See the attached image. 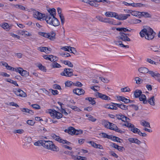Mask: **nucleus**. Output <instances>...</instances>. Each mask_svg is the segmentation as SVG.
<instances>
[{
	"instance_id": "obj_1",
	"label": "nucleus",
	"mask_w": 160,
	"mask_h": 160,
	"mask_svg": "<svg viewBox=\"0 0 160 160\" xmlns=\"http://www.w3.org/2000/svg\"><path fill=\"white\" fill-rule=\"evenodd\" d=\"M49 14L46 15L45 20L47 23L56 27L60 24V22L58 19L55 17L56 11L55 8H52L48 10Z\"/></svg>"
},
{
	"instance_id": "obj_2",
	"label": "nucleus",
	"mask_w": 160,
	"mask_h": 160,
	"mask_svg": "<svg viewBox=\"0 0 160 160\" xmlns=\"http://www.w3.org/2000/svg\"><path fill=\"white\" fill-rule=\"evenodd\" d=\"M140 36L144 37L145 36V38L148 40L152 39L156 35L153 30L150 27H147L146 28H144L142 29L139 33Z\"/></svg>"
},
{
	"instance_id": "obj_3",
	"label": "nucleus",
	"mask_w": 160,
	"mask_h": 160,
	"mask_svg": "<svg viewBox=\"0 0 160 160\" xmlns=\"http://www.w3.org/2000/svg\"><path fill=\"white\" fill-rule=\"evenodd\" d=\"M42 146L47 149L54 151L58 152L59 150L58 148L55 146L53 142L50 141H45L43 140Z\"/></svg>"
},
{
	"instance_id": "obj_4",
	"label": "nucleus",
	"mask_w": 160,
	"mask_h": 160,
	"mask_svg": "<svg viewBox=\"0 0 160 160\" xmlns=\"http://www.w3.org/2000/svg\"><path fill=\"white\" fill-rule=\"evenodd\" d=\"M142 92L140 90L137 89L134 92V95L136 98H139L140 101H142L144 104H147V101L145 95L142 94Z\"/></svg>"
},
{
	"instance_id": "obj_5",
	"label": "nucleus",
	"mask_w": 160,
	"mask_h": 160,
	"mask_svg": "<svg viewBox=\"0 0 160 160\" xmlns=\"http://www.w3.org/2000/svg\"><path fill=\"white\" fill-rule=\"evenodd\" d=\"M50 136L53 139L60 143H61L63 144L66 143L68 145H69L71 144V142H70L67 141L66 140L62 139L59 136H57L54 133H52Z\"/></svg>"
},
{
	"instance_id": "obj_6",
	"label": "nucleus",
	"mask_w": 160,
	"mask_h": 160,
	"mask_svg": "<svg viewBox=\"0 0 160 160\" xmlns=\"http://www.w3.org/2000/svg\"><path fill=\"white\" fill-rule=\"evenodd\" d=\"M49 112L51 117L53 118L59 119L62 117V115L60 112H58L55 110L50 109Z\"/></svg>"
},
{
	"instance_id": "obj_7",
	"label": "nucleus",
	"mask_w": 160,
	"mask_h": 160,
	"mask_svg": "<svg viewBox=\"0 0 160 160\" xmlns=\"http://www.w3.org/2000/svg\"><path fill=\"white\" fill-rule=\"evenodd\" d=\"M73 70L72 69L65 68L63 71L60 73V75L62 76L68 77H71L73 75Z\"/></svg>"
},
{
	"instance_id": "obj_8",
	"label": "nucleus",
	"mask_w": 160,
	"mask_h": 160,
	"mask_svg": "<svg viewBox=\"0 0 160 160\" xmlns=\"http://www.w3.org/2000/svg\"><path fill=\"white\" fill-rule=\"evenodd\" d=\"M131 35L130 34L119 32V36L118 38L124 41H130V39L128 37Z\"/></svg>"
},
{
	"instance_id": "obj_9",
	"label": "nucleus",
	"mask_w": 160,
	"mask_h": 160,
	"mask_svg": "<svg viewBox=\"0 0 160 160\" xmlns=\"http://www.w3.org/2000/svg\"><path fill=\"white\" fill-rule=\"evenodd\" d=\"M14 93L17 96L22 97L27 96L26 93L20 88L16 89L13 90Z\"/></svg>"
},
{
	"instance_id": "obj_10",
	"label": "nucleus",
	"mask_w": 160,
	"mask_h": 160,
	"mask_svg": "<svg viewBox=\"0 0 160 160\" xmlns=\"http://www.w3.org/2000/svg\"><path fill=\"white\" fill-rule=\"evenodd\" d=\"M130 130L134 133L138 134L140 136L143 137H146L147 136L146 133L142 132L139 129L135 127V126L132 128H131Z\"/></svg>"
},
{
	"instance_id": "obj_11",
	"label": "nucleus",
	"mask_w": 160,
	"mask_h": 160,
	"mask_svg": "<svg viewBox=\"0 0 160 160\" xmlns=\"http://www.w3.org/2000/svg\"><path fill=\"white\" fill-rule=\"evenodd\" d=\"M33 13L34 18L38 20H40L44 18H45L46 16L45 14L41 13L38 11L34 10V12H33Z\"/></svg>"
},
{
	"instance_id": "obj_12",
	"label": "nucleus",
	"mask_w": 160,
	"mask_h": 160,
	"mask_svg": "<svg viewBox=\"0 0 160 160\" xmlns=\"http://www.w3.org/2000/svg\"><path fill=\"white\" fill-rule=\"evenodd\" d=\"M96 96L97 98H100L103 100L108 101L111 99V98L110 97L99 92H97L96 93Z\"/></svg>"
},
{
	"instance_id": "obj_13",
	"label": "nucleus",
	"mask_w": 160,
	"mask_h": 160,
	"mask_svg": "<svg viewBox=\"0 0 160 160\" xmlns=\"http://www.w3.org/2000/svg\"><path fill=\"white\" fill-rule=\"evenodd\" d=\"M73 92L74 94L79 96L81 95H83L85 92L84 90L82 88H76L73 90Z\"/></svg>"
},
{
	"instance_id": "obj_14",
	"label": "nucleus",
	"mask_w": 160,
	"mask_h": 160,
	"mask_svg": "<svg viewBox=\"0 0 160 160\" xmlns=\"http://www.w3.org/2000/svg\"><path fill=\"white\" fill-rule=\"evenodd\" d=\"M130 16V15L129 14H121L118 15L117 14L116 19L119 20H123L126 19Z\"/></svg>"
},
{
	"instance_id": "obj_15",
	"label": "nucleus",
	"mask_w": 160,
	"mask_h": 160,
	"mask_svg": "<svg viewBox=\"0 0 160 160\" xmlns=\"http://www.w3.org/2000/svg\"><path fill=\"white\" fill-rule=\"evenodd\" d=\"M13 25L11 24H9L8 23L4 22L1 26L6 31H9L11 29Z\"/></svg>"
},
{
	"instance_id": "obj_16",
	"label": "nucleus",
	"mask_w": 160,
	"mask_h": 160,
	"mask_svg": "<svg viewBox=\"0 0 160 160\" xmlns=\"http://www.w3.org/2000/svg\"><path fill=\"white\" fill-rule=\"evenodd\" d=\"M128 140L131 143H134L138 145H140L141 143V141L136 138H128Z\"/></svg>"
},
{
	"instance_id": "obj_17",
	"label": "nucleus",
	"mask_w": 160,
	"mask_h": 160,
	"mask_svg": "<svg viewBox=\"0 0 160 160\" xmlns=\"http://www.w3.org/2000/svg\"><path fill=\"white\" fill-rule=\"evenodd\" d=\"M116 30L119 31V32L125 33V32H130L132 29H130V28L129 29L125 28H116Z\"/></svg>"
},
{
	"instance_id": "obj_18",
	"label": "nucleus",
	"mask_w": 160,
	"mask_h": 160,
	"mask_svg": "<svg viewBox=\"0 0 160 160\" xmlns=\"http://www.w3.org/2000/svg\"><path fill=\"white\" fill-rule=\"evenodd\" d=\"M138 70L140 73L144 74L148 73H149L150 71L148 68L145 67H140L138 68Z\"/></svg>"
},
{
	"instance_id": "obj_19",
	"label": "nucleus",
	"mask_w": 160,
	"mask_h": 160,
	"mask_svg": "<svg viewBox=\"0 0 160 160\" xmlns=\"http://www.w3.org/2000/svg\"><path fill=\"white\" fill-rule=\"evenodd\" d=\"M112 104L115 106H116L117 107L122 109L123 110H128V106H127L124 105L122 103H112Z\"/></svg>"
},
{
	"instance_id": "obj_20",
	"label": "nucleus",
	"mask_w": 160,
	"mask_h": 160,
	"mask_svg": "<svg viewBox=\"0 0 160 160\" xmlns=\"http://www.w3.org/2000/svg\"><path fill=\"white\" fill-rule=\"evenodd\" d=\"M105 15L108 17H114L116 18V17L117 16V13L115 12H107L105 13Z\"/></svg>"
},
{
	"instance_id": "obj_21",
	"label": "nucleus",
	"mask_w": 160,
	"mask_h": 160,
	"mask_svg": "<svg viewBox=\"0 0 160 160\" xmlns=\"http://www.w3.org/2000/svg\"><path fill=\"white\" fill-rule=\"evenodd\" d=\"M149 74L155 79L158 78H160V74L158 73L157 71L154 72L152 71H150Z\"/></svg>"
},
{
	"instance_id": "obj_22",
	"label": "nucleus",
	"mask_w": 160,
	"mask_h": 160,
	"mask_svg": "<svg viewBox=\"0 0 160 160\" xmlns=\"http://www.w3.org/2000/svg\"><path fill=\"white\" fill-rule=\"evenodd\" d=\"M65 132L68 133L71 135H74V134L75 128L72 127H69L67 129H66L64 131Z\"/></svg>"
},
{
	"instance_id": "obj_23",
	"label": "nucleus",
	"mask_w": 160,
	"mask_h": 160,
	"mask_svg": "<svg viewBox=\"0 0 160 160\" xmlns=\"http://www.w3.org/2000/svg\"><path fill=\"white\" fill-rule=\"evenodd\" d=\"M56 49H62L63 50H75L76 49V48H74L70 46H65L64 47L60 46L58 48H56Z\"/></svg>"
},
{
	"instance_id": "obj_24",
	"label": "nucleus",
	"mask_w": 160,
	"mask_h": 160,
	"mask_svg": "<svg viewBox=\"0 0 160 160\" xmlns=\"http://www.w3.org/2000/svg\"><path fill=\"white\" fill-rule=\"evenodd\" d=\"M147 103L148 102L149 104L152 106H154L155 103V100L154 96H152L150 98L148 99V100H147Z\"/></svg>"
},
{
	"instance_id": "obj_25",
	"label": "nucleus",
	"mask_w": 160,
	"mask_h": 160,
	"mask_svg": "<svg viewBox=\"0 0 160 160\" xmlns=\"http://www.w3.org/2000/svg\"><path fill=\"white\" fill-rule=\"evenodd\" d=\"M104 22L108 23L111 25H116L113 20L109 18H104Z\"/></svg>"
},
{
	"instance_id": "obj_26",
	"label": "nucleus",
	"mask_w": 160,
	"mask_h": 160,
	"mask_svg": "<svg viewBox=\"0 0 160 160\" xmlns=\"http://www.w3.org/2000/svg\"><path fill=\"white\" fill-rule=\"evenodd\" d=\"M95 98H93L91 97L86 98H85V100L87 101H88L90 102V104L92 105H94L96 104V102L94 100V99H95Z\"/></svg>"
},
{
	"instance_id": "obj_27",
	"label": "nucleus",
	"mask_w": 160,
	"mask_h": 160,
	"mask_svg": "<svg viewBox=\"0 0 160 160\" xmlns=\"http://www.w3.org/2000/svg\"><path fill=\"white\" fill-rule=\"evenodd\" d=\"M140 17L142 16L145 18H151V15L149 13L146 12H140Z\"/></svg>"
},
{
	"instance_id": "obj_28",
	"label": "nucleus",
	"mask_w": 160,
	"mask_h": 160,
	"mask_svg": "<svg viewBox=\"0 0 160 160\" xmlns=\"http://www.w3.org/2000/svg\"><path fill=\"white\" fill-rule=\"evenodd\" d=\"M118 98L119 101H122V102H124L125 103L127 104L128 103V100L129 99H128L124 97L121 96H119V97H118Z\"/></svg>"
},
{
	"instance_id": "obj_29",
	"label": "nucleus",
	"mask_w": 160,
	"mask_h": 160,
	"mask_svg": "<svg viewBox=\"0 0 160 160\" xmlns=\"http://www.w3.org/2000/svg\"><path fill=\"white\" fill-rule=\"evenodd\" d=\"M38 34L45 38H48L50 39V34L49 33H46L42 32H39Z\"/></svg>"
},
{
	"instance_id": "obj_30",
	"label": "nucleus",
	"mask_w": 160,
	"mask_h": 160,
	"mask_svg": "<svg viewBox=\"0 0 160 160\" xmlns=\"http://www.w3.org/2000/svg\"><path fill=\"white\" fill-rule=\"evenodd\" d=\"M112 147L114 148L118 149L119 151H122L124 148L123 147L120 146L114 143H112Z\"/></svg>"
},
{
	"instance_id": "obj_31",
	"label": "nucleus",
	"mask_w": 160,
	"mask_h": 160,
	"mask_svg": "<svg viewBox=\"0 0 160 160\" xmlns=\"http://www.w3.org/2000/svg\"><path fill=\"white\" fill-rule=\"evenodd\" d=\"M141 124L143 126L150 128V123L149 122L144 120H142L140 122Z\"/></svg>"
},
{
	"instance_id": "obj_32",
	"label": "nucleus",
	"mask_w": 160,
	"mask_h": 160,
	"mask_svg": "<svg viewBox=\"0 0 160 160\" xmlns=\"http://www.w3.org/2000/svg\"><path fill=\"white\" fill-rule=\"evenodd\" d=\"M51 66L52 68H60L61 66L56 62H53L51 64Z\"/></svg>"
},
{
	"instance_id": "obj_33",
	"label": "nucleus",
	"mask_w": 160,
	"mask_h": 160,
	"mask_svg": "<svg viewBox=\"0 0 160 160\" xmlns=\"http://www.w3.org/2000/svg\"><path fill=\"white\" fill-rule=\"evenodd\" d=\"M141 148H142V151L145 153H147V152L148 150V147L145 142L144 141V146L143 147H141Z\"/></svg>"
},
{
	"instance_id": "obj_34",
	"label": "nucleus",
	"mask_w": 160,
	"mask_h": 160,
	"mask_svg": "<svg viewBox=\"0 0 160 160\" xmlns=\"http://www.w3.org/2000/svg\"><path fill=\"white\" fill-rule=\"evenodd\" d=\"M49 33L50 34V39L52 41H54L55 39V33L54 32L52 31L50 32Z\"/></svg>"
},
{
	"instance_id": "obj_35",
	"label": "nucleus",
	"mask_w": 160,
	"mask_h": 160,
	"mask_svg": "<svg viewBox=\"0 0 160 160\" xmlns=\"http://www.w3.org/2000/svg\"><path fill=\"white\" fill-rule=\"evenodd\" d=\"M99 135L103 138H107L108 139L111 138L110 136L111 135H108L104 132L100 133L99 134Z\"/></svg>"
},
{
	"instance_id": "obj_36",
	"label": "nucleus",
	"mask_w": 160,
	"mask_h": 160,
	"mask_svg": "<svg viewBox=\"0 0 160 160\" xmlns=\"http://www.w3.org/2000/svg\"><path fill=\"white\" fill-rule=\"evenodd\" d=\"M38 67L41 70L45 72H46L47 69H46V68L44 66H43L41 64H39L38 65Z\"/></svg>"
},
{
	"instance_id": "obj_37",
	"label": "nucleus",
	"mask_w": 160,
	"mask_h": 160,
	"mask_svg": "<svg viewBox=\"0 0 160 160\" xmlns=\"http://www.w3.org/2000/svg\"><path fill=\"white\" fill-rule=\"evenodd\" d=\"M62 63L66 65H68L69 67L71 68H72L73 67V64L69 61H63Z\"/></svg>"
},
{
	"instance_id": "obj_38",
	"label": "nucleus",
	"mask_w": 160,
	"mask_h": 160,
	"mask_svg": "<svg viewBox=\"0 0 160 160\" xmlns=\"http://www.w3.org/2000/svg\"><path fill=\"white\" fill-rule=\"evenodd\" d=\"M20 75L22 76L26 77L29 76V73L27 71L23 70L22 69Z\"/></svg>"
},
{
	"instance_id": "obj_39",
	"label": "nucleus",
	"mask_w": 160,
	"mask_h": 160,
	"mask_svg": "<svg viewBox=\"0 0 160 160\" xmlns=\"http://www.w3.org/2000/svg\"><path fill=\"white\" fill-rule=\"evenodd\" d=\"M73 53L76 55H81L82 52L80 51H66Z\"/></svg>"
},
{
	"instance_id": "obj_40",
	"label": "nucleus",
	"mask_w": 160,
	"mask_h": 160,
	"mask_svg": "<svg viewBox=\"0 0 160 160\" xmlns=\"http://www.w3.org/2000/svg\"><path fill=\"white\" fill-rule=\"evenodd\" d=\"M86 116L88 118L89 120L92 122H95L96 120V119L91 115L86 114Z\"/></svg>"
},
{
	"instance_id": "obj_41",
	"label": "nucleus",
	"mask_w": 160,
	"mask_h": 160,
	"mask_svg": "<svg viewBox=\"0 0 160 160\" xmlns=\"http://www.w3.org/2000/svg\"><path fill=\"white\" fill-rule=\"evenodd\" d=\"M140 12H137V11H132V12H131V14H132V16H139V18H140Z\"/></svg>"
},
{
	"instance_id": "obj_42",
	"label": "nucleus",
	"mask_w": 160,
	"mask_h": 160,
	"mask_svg": "<svg viewBox=\"0 0 160 160\" xmlns=\"http://www.w3.org/2000/svg\"><path fill=\"white\" fill-rule=\"evenodd\" d=\"M68 106L75 111H79L80 110L78 107L75 106H73L69 104L68 105Z\"/></svg>"
},
{
	"instance_id": "obj_43",
	"label": "nucleus",
	"mask_w": 160,
	"mask_h": 160,
	"mask_svg": "<svg viewBox=\"0 0 160 160\" xmlns=\"http://www.w3.org/2000/svg\"><path fill=\"white\" fill-rule=\"evenodd\" d=\"M21 34L22 35H25L28 36H31L32 34L26 31H21Z\"/></svg>"
},
{
	"instance_id": "obj_44",
	"label": "nucleus",
	"mask_w": 160,
	"mask_h": 160,
	"mask_svg": "<svg viewBox=\"0 0 160 160\" xmlns=\"http://www.w3.org/2000/svg\"><path fill=\"white\" fill-rule=\"evenodd\" d=\"M6 81L7 82H10V83L14 85L15 86H18L16 81H13V80L11 79L8 78L7 79Z\"/></svg>"
},
{
	"instance_id": "obj_45",
	"label": "nucleus",
	"mask_w": 160,
	"mask_h": 160,
	"mask_svg": "<svg viewBox=\"0 0 160 160\" xmlns=\"http://www.w3.org/2000/svg\"><path fill=\"white\" fill-rule=\"evenodd\" d=\"M74 159L78 160H87V158L86 157L79 156H77L76 157H75Z\"/></svg>"
},
{
	"instance_id": "obj_46",
	"label": "nucleus",
	"mask_w": 160,
	"mask_h": 160,
	"mask_svg": "<svg viewBox=\"0 0 160 160\" xmlns=\"http://www.w3.org/2000/svg\"><path fill=\"white\" fill-rule=\"evenodd\" d=\"M50 58L51 59L50 61L52 62L58 61V59L57 57L53 55H50Z\"/></svg>"
},
{
	"instance_id": "obj_47",
	"label": "nucleus",
	"mask_w": 160,
	"mask_h": 160,
	"mask_svg": "<svg viewBox=\"0 0 160 160\" xmlns=\"http://www.w3.org/2000/svg\"><path fill=\"white\" fill-rule=\"evenodd\" d=\"M24 132V130L23 129H18V130H15L13 131V133H18L19 134H22Z\"/></svg>"
},
{
	"instance_id": "obj_48",
	"label": "nucleus",
	"mask_w": 160,
	"mask_h": 160,
	"mask_svg": "<svg viewBox=\"0 0 160 160\" xmlns=\"http://www.w3.org/2000/svg\"><path fill=\"white\" fill-rule=\"evenodd\" d=\"M148 50L159 49V48L157 46H151L148 47Z\"/></svg>"
},
{
	"instance_id": "obj_49",
	"label": "nucleus",
	"mask_w": 160,
	"mask_h": 160,
	"mask_svg": "<svg viewBox=\"0 0 160 160\" xmlns=\"http://www.w3.org/2000/svg\"><path fill=\"white\" fill-rule=\"evenodd\" d=\"M42 140H40L34 143V145L36 146H42Z\"/></svg>"
},
{
	"instance_id": "obj_50",
	"label": "nucleus",
	"mask_w": 160,
	"mask_h": 160,
	"mask_svg": "<svg viewBox=\"0 0 160 160\" xmlns=\"http://www.w3.org/2000/svg\"><path fill=\"white\" fill-rule=\"evenodd\" d=\"M83 131L81 130H76L75 129L74 135H78L82 133Z\"/></svg>"
},
{
	"instance_id": "obj_51",
	"label": "nucleus",
	"mask_w": 160,
	"mask_h": 160,
	"mask_svg": "<svg viewBox=\"0 0 160 160\" xmlns=\"http://www.w3.org/2000/svg\"><path fill=\"white\" fill-rule=\"evenodd\" d=\"M135 80L136 81V83L138 84H140L142 81V80L138 77H135Z\"/></svg>"
},
{
	"instance_id": "obj_52",
	"label": "nucleus",
	"mask_w": 160,
	"mask_h": 160,
	"mask_svg": "<svg viewBox=\"0 0 160 160\" xmlns=\"http://www.w3.org/2000/svg\"><path fill=\"white\" fill-rule=\"evenodd\" d=\"M65 85L66 86L70 87L72 85H73V82L71 81H68L65 82Z\"/></svg>"
},
{
	"instance_id": "obj_53",
	"label": "nucleus",
	"mask_w": 160,
	"mask_h": 160,
	"mask_svg": "<svg viewBox=\"0 0 160 160\" xmlns=\"http://www.w3.org/2000/svg\"><path fill=\"white\" fill-rule=\"evenodd\" d=\"M96 2L93 1H90L89 4L92 6H94L95 7H97L98 6V4Z\"/></svg>"
},
{
	"instance_id": "obj_54",
	"label": "nucleus",
	"mask_w": 160,
	"mask_h": 160,
	"mask_svg": "<svg viewBox=\"0 0 160 160\" xmlns=\"http://www.w3.org/2000/svg\"><path fill=\"white\" fill-rule=\"evenodd\" d=\"M73 85L75 86L81 87L82 86V84L80 82L77 81L76 82H73Z\"/></svg>"
},
{
	"instance_id": "obj_55",
	"label": "nucleus",
	"mask_w": 160,
	"mask_h": 160,
	"mask_svg": "<svg viewBox=\"0 0 160 160\" xmlns=\"http://www.w3.org/2000/svg\"><path fill=\"white\" fill-rule=\"evenodd\" d=\"M99 78L104 83H108L109 82V80L107 78H104L102 77H100Z\"/></svg>"
},
{
	"instance_id": "obj_56",
	"label": "nucleus",
	"mask_w": 160,
	"mask_h": 160,
	"mask_svg": "<svg viewBox=\"0 0 160 160\" xmlns=\"http://www.w3.org/2000/svg\"><path fill=\"white\" fill-rule=\"evenodd\" d=\"M53 49L52 48H48L47 47H40L38 48V50H49V49Z\"/></svg>"
},
{
	"instance_id": "obj_57",
	"label": "nucleus",
	"mask_w": 160,
	"mask_h": 160,
	"mask_svg": "<svg viewBox=\"0 0 160 160\" xmlns=\"http://www.w3.org/2000/svg\"><path fill=\"white\" fill-rule=\"evenodd\" d=\"M91 89L95 91H98L99 90V87L98 86H94L91 87Z\"/></svg>"
},
{
	"instance_id": "obj_58",
	"label": "nucleus",
	"mask_w": 160,
	"mask_h": 160,
	"mask_svg": "<svg viewBox=\"0 0 160 160\" xmlns=\"http://www.w3.org/2000/svg\"><path fill=\"white\" fill-rule=\"evenodd\" d=\"M147 61L151 64H154L156 65H157L158 64V62H155L149 58H147Z\"/></svg>"
},
{
	"instance_id": "obj_59",
	"label": "nucleus",
	"mask_w": 160,
	"mask_h": 160,
	"mask_svg": "<svg viewBox=\"0 0 160 160\" xmlns=\"http://www.w3.org/2000/svg\"><path fill=\"white\" fill-rule=\"evenodd\" d=\"M121 91L122 92H129L130 91V89L128 87H126L121 89Z\"/></svg>"
},
{
	"instance_id": "obj_60",
	"label": "nucleus",
	"mask_w": 160,
	"mask_h": 160,
	"mask_svg": "<svg viewBox=\"0 0 160 160\" xmlns=\"http://www.w3.org/2000/svg\"><path fill=\"white\" fill-rule=\"evenodd\" d=\"M111 122H106L104 123V126L105 128L110 129L111 125Z\"/></svg>"
},
{
	"instance_id": "obj_61",
	"label": "nucleus",
	"mask_w": 160,
	"mask_h": 160,
	"mask_svg": "<svg viewBox=\"0 0 160 160\" xmlns=\"http://www.w3.org/2000/svg\"><path fill=\"white\" fill-rule=\"evenodd\" d=\"M22 70V68H14V70L13 71H15L17 72H18L20 74L21 73Z\"/></svg>"
},
{
	"instance_id": "obj_62",
	"label": "nucleus",
	"mask_w": 160,
	"mask_h": 160,
	"mask_svg": "<svg viewBox=\"0 0 160 160\" xmlns=\"http://www.w3.org/2000/svg\"><path fill=\"white\" fill-rule=\"evenodd\" d=\"M94 148H98V149H103V148L102 147V146L100 145V144H97L96 143H95V144L94 145Z\"/></svg>"
},
{
	"instance_id": "obj_63",
	"label": "nucleus",
	"mask_w": 160,
	"mask_h": 160,
	"mask_svg": "<svg viewBox=\"0 0 160 160\" xmlns=\"http://www.w3.org/2000/svg\"><path fill=\"white\" fill-rule=\"evenodd\" d=\"M32 107L34 109H40V106L36 104H33L31 105Z\"/></svg>"
},
{
	"instance_id": "obj_64",
	"label": "nucleus",
	"mask_w": 160,
	"mask_h": 160,
	"mask_svg": "<svg viewBox=\"0 0 160 160\" xmlns=\"http://www.w3.org/2000/svg\"><path fill=\"white\" fill-rule=\"evenodd\" d=\"M60 55L61 56L64 57H67L71 56L69 53L68 52L62 53H60Z\"/></svg>"
}]
</instances>
